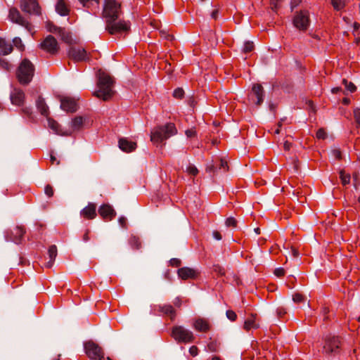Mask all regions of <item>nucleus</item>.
<instances>
[{"label":"nucleus","mask_w":360,"mask_h":360,"mask_svg":"<svg viewBox=\"0 0 360 360\" xmlns=\"http://www.w3.org/2000/svg\"><path fill=\"white\" fill-rule=\"evenodd\" d=\"M98 89L94 93V95L98 98L107 101L114 94L112 89L113 79L109 75L101 70L98 71Z\"/></svg>","instance_id":"obj_2"},{"label":"nucleus","mask_w":360,"mask_h":360,"mask_svg":"<svg viewBox=\"0 0 360 360\" xmlns=\"http://www.w3.org/2000/svg\"><path fill=\"white\" fill-rule=\"evenodd\" d=\"M286 314V311L283 307H278L276 309V314L279 318H281Z\"/></svg>","instance_id":"obj_52"},{"label":"nucleus","mask_w":360,"mask_h":360,"mask_svg":"<svg viewBox=\"0 0 360 360\" xmlns=\"http://www.w3.org/2000/svg\"><path fill=\"white\" fill-rule=\"evenodd\" d=\"M68 56L75 62L85 61L89 59L86 50L79 46H71L68 51Z\"/></svg>","instance_id":"obj_8"},{"label":"nucleus","mask_w":360,"mask_h":360,"mask_svg":"<svg viewBox=\"0 0 360 360\" xmlns=\"http://www.w3.org/2000/svg\"><path fill=\"white\" fill-rule=\"evenodd\" d=\"M13 51V46L10 42L0 37V54L8 55Z\"/></svg>","instance_id":"obj_27"},{"label":"nucleus","mask_w":360,"mask_h":360,"mask_svg":"<svg viewBox=\"0 0 360 360\" xmlns=\"http://www.w3.org/2000/svg\"><path fill=\"white\" fill-rule=\"evenodd\" d=\"M34 68L32 63L27 59H24L20 64L18 71L17 77L22 84H27L30 83L34 76Z\"/></svg>","instance_id":"obj_4"},{"label":"nucleus","mask_w":360,"mask_h":360,"mask_svg":"<svg viewBox=\"0 0 360 360\" xmlns=\"http://www.w3.org/2000/svg\"><path fill=\"white\" fill-rule=\"evenodd\" d=\"M354 117L356 122L360 124V108H356L354 110Z\"/></svg>","instance_id":"obj_51"},{"label":"nucleus","mask_w":360,"mask_h":360,"mask_svg":"<svg viewBox=\"0 0 360 360\" xmlns=\"http://www.w3.org/2000/svg\"><path fill=\"white\" fill-rule=\"evenodd\" d=\"M185 134H186L187 137L191 138V137L195 136L196 131H195V129L194 128H191V129H187L185 131Z\"/></svg>","instance_id":"obj_46"},{"label":"nucleus","mask_w":360,"mask_h":360,"mask_svg":"<svg viewBox=\"0 0 360 360\" xmlns=\"http://www.w3.org/2000/svg\"><path fill=\"white\" fill-rule=\"evenodd\" d=\"M56 11L62 16L69 15L70 6L65 0H58L56 4Z\"/></svg>","instance_id":"obj_23"},{"label":"nucleus","mask_w":360,"mask_h":360,"mask_svg":"<svg viewBox=\"0 0 360 360\" xmlns=\"http://www.w3.org/2000/svg\"><path fill=\"white\" fill-rule=\"evenodd\" d=\"M259 328V321L256 314H251L244 322L243 328L245 330L257 329Z\"/></svg>","instance_id":"obj_19"},{"label":"nucleus","mask_w":360,"mask_h":360,"mask_svg":"<svg viewBox=\"0 0 360 360\" xmlns=\"http://www.w3.org/2000/svg\"><path fill=\"white\" fill-rule=\"evenodd\" d=\"M340 347V341L338 337L328 336L325 340L323 351L326 354H335Z\"/></svg>","instance_id":"obj_10"},{"label":"nucleus","mask_w":360,"mask_h":360,"mask_svg":"<svg viewBox=\"0 0 360 360\" xmlns=\"http://www.w3.org/2000/svg\"><path fill=\"white\" fill-rule=\"evenodd\" d=\"M96 205L94 203H89L80 212L82 217L87 219H94L96 216Z\"/></svg>","instance_id":"obj_22"},{"label":"nucleus","mask_w":360,"mask_h":360,"mask_svg":"<svg viewBox=\"0 0 360 360\" xmlns=\"http://www.w3.org/2000/svg\"><path fill=\"white\" fill-rule=\"evenodd\" d=\"M129 244L134 249H139L141 247V241L139 238L136 236H131L129 238Z\"/></svg>","instance_id":"obj_33"},{"label":"nucleus","mask_w":360,"mask_h":360,"mask_svg":"<svg viewBox=\"0 0 360 360\" xmlns=\"http://www.w3.org/2000/svg\"><path fill=\"white\" fill-rule=\"evenodd\" d=\"M226 226L228 227H236L237 225V221L233 217H229L226 220Z\"/></svg>","instance_id":"obj_40"},{"label":"nucleus","mask_w":360,"mask_h":360,"mask_svg":"<svg viewBox=\"0 0 360 360\" xmlns=\"http://www.w3.org/2000/svg\"><path fill=\"white\" fill-rule=\"evenodd\" d=\"M295 27L300 30H306L309 25V15L306 11H301L295 14L293 18Z\"/></svg>","instance_id":"obj_7"},{"label":"nucleus","mask_w":360,"mask_h":360,"mask_svg":"<svg viewBox=\"0 0 360 360\" xmlns=\"http://www.w3.org/2000/svg\"><path fill=\"white\" fill-rule=\"evenodd\" d=\"M60 108L67 112H75L77 110V102L71 98H63L60 101Z\"/></svg>","instance_id":"obj_20"},{"label":"nucleus","mask_w":360,"mask_h":360,"mask_svg":"<svg viewBox=\"0 0 360 360\" xmlns=\"http://www.w3.org/2000/svg\"><path fill=\"white\" fill-rule=\"evenodd\" d=\"M44 191L46 195H48L49 197H51L53 195V189L52 186H51L50 185H47L45 187Z\"/></svg>","instance_id":"obj_48"},{"label":"nucleus","mask_w":360,"mask_h":360,"mask_svg":"<svg viewBox=\"0 0 360 360\" xmlns=\"http://www.w3.org/2000/svg\"><path fill=\"white\" fill-rule=\"evenodd\" d=\"M280 0H271V4L273 9L277 8V4Z\"/></svg>","instance_id":"obj_57"},{"label":"nucleus","mask_w":360,"mask_h":360,"mask_svg":"<svg viewBox=\"0 0 360 360\" xmlns=\"http://www.w3.org/2000/svg\"><path fill=\"white\" fill-rule=\"evenodd\" d=\"M226 317L231 321H234L237 318L236 314L232 310L226 311Z\"/></svg>","instance_id":"obj_43"},{"label":"nucleus","mask_w":360,"mask_h":360,"mask_svg":"<svg viewBox=\"0 0 360 360\" xmlns=\"http://www.w3.org/2000/svg\"><path fill=\"white\" fill-rule=\"evenodd\" d=\"M184 90L181 88L176 89L173 92V96L176 98H181L184 96Z\"/></svg>","instance_id":"obj_42"},{"label":"nucleus","mask_w":360,"mask_h":360,"mask_svg":"<svg viewBox=\"0 0 360 360\" xmlns=\"http://www.w3.org/2000/svg\"><path fill=\"white\" fill-rule=\"evenodd\" d=\"M253 49H254L253 42H252V41H246L244 44V46H243V51L244 53H249V52L252 51L253 50Z\"/></svg>","instance_id":"obj_38"},{"label":"nucleus","mask_w":360,"mask_h":360,"mask_svg":"<svg viewBox=\"0 0 360 360\" xmlns=\"http://www.w3.org/2000/svg\"><path fill=\"white\" fill-rule=\"evenodd\" d=\"M186 172L192 176H195L198 173V169L194 165H189L186 167Z\"/></svg>","instance_id":"obj_39"},{"label":"nucleus","mask_w":360,"mask_h":360,"mask_svg":"<svg viewBox=\"0 0 360 360\" xmlns=\"http://www.w3.org/2000/svg\"><path fill=\"white\" fill-rule=\"evenodd\" d=\"M292 300L295 303H300L304 302L305 300V298L300 293H296L293 295Z\"/></svg>","instance_id":"obj_41"},{"label":"nucleus","mask_w":360,"mask_h":360,"mask_svg":"<svg viewBox=\"0 0 360 360\" xmlns=\"http://www.w3.org/2000/svg\"><path fill=\"white\" fill-rule=\"evenodd\" d=\"M36 105H37L38 110L40 112V113L42 115H44L45 117H48L49 108H48L47 105L46 104L44 100L42 98H39L37 100Z\"/></svg>","instance_id":"obj_28"},{"label":"nucleus","mask_w":360,"mask_h":360,"mask_svg":"<svg viewBox=\"0 0 360 360\" xmlns=\"http://www.w3.org/2000/svg\"><path fill=\"white\" fill-rule=\"evenodd\" d=\"M14 46L20 51H22L25 49V46L22 42V40L19 37H15L13 40Z\"/></svg>","instance_id":"obj_35"},{"label":"nucleus","mask_w":360,"mask_h":360,"mask_svg":"<svg viewBox=\"0 0 360 360\" xmlns=\"http://www.w3.org/2000/svg\"><path fill=\"white\" fill-rule=\"evenodd\" d=\"M249 101L257 105H259L264 100V91L261 84H256L252 86V91L248 96Z\"/></svg>","instance_id":"obj_12"},{"label":"nucleus","mask_w":360,"mask_h":360,"mask_svg":"<svg viewBox=\"0 0 360 360\" xmlns=\"http://www.w3.org/2000/svg\"><path fill=\"white\" fill-rule=\"evenodd\" d=\"M49 257L50 260L46 263V266L50 268L52 266L53 262L57 256V248L55 245H51L49 248Z\"/></svg>","instance_id":"obj_29"},{"label":"nucleus","mask_w":360,"mask_h":360,"mask_svg":"<svg viewBox=\"0 0 360 360\" xmlns=\"http://www.w3.org/2000/svg\"><path fill=\"white\" fill-rule=\"evenodd\" d=\"M46 28L51 32L58 33L61 37L63 41L65 43L71 44L72 42V39L69 32L65 31L64 29L61 27H58L53 25L51 22H48L46 24Z\"/></svg>","instance_id":"obj_14"},{"label":"nucleus","mask_w":360,"mask_h":360,"mask_svg":"<svg viewBox=\"0 0 360 360\" xmlns=\"http://www.w3.org/2000/svg\"><path fill=\"white\" fill-rule=\"evenodd\" d=\"M8 16L12 22L25 27V29H27L29 32L32 30V25L23 17H22L20 12L16 8H11L9 11Z\"/></svg>","instance_id":"obj_9"},{"label":"nucleus","mask_w":360,"mask_h":360,"mask_svg":"<svg viewBox=\"0 0 360 360\" xmlns=\"http://www.w3.org/2000/svg\"><path fill=\"white\" fill-rule=\"evenodd\" d=\"M86 120L85 117L81 116L75 117L70 122V129L67 131L70 132L71 135L72 133L81 130L86 124Z\"/></svg>","instance_id":"obj_18"},{"label":"nucleus","mask_w":360,"mask_h":360,"mask_svg":"<svg viewBox=\"0 0 360 360\" xmlns=\"http://www.w3.org/2000/svg\"><path fill=\"white\" fill-rule=\"evenodd\" d=\"M86 354L91 360H111L110 358H105L103 349L97 344L89 341L85 343Z\"/></svg>","instance_id":"obj_5"},{"label":"nucleus","mask_w":360,"mask_h":360,"mask_svg":"<svg viewBox=\"0 0 360 360\" xmlns=\"http://www.w3.org/2000/svg\"><path fill=\"white\" fill-rule=\"evenodd\" d=\"M160 311H162L163 314L168 315L170 316L171 319H174L176 314L175 311L172 306L169 304H165L162 306H159Z\"/></svg>","instance_id":"obj_30"},{"label":"nucleus","mask_w":360,"mask_h":360,"mask_svg":"<svg viewBox=\"0 0 360 360\" xmlns=\"http://www.w3.org/2000/svg\"><path fill=\"white\" fill-rule=\"evenodd\" d=\"M98 213L101 217L105 220H112L116 214L113 208L110 205L106 204L100 207L98 209Z\"/></svg>","instance_id":"obj_17"},{"label":"nucleus","mask_w":360,"mask_h":360,"mask_svg":"<svg viewBox=\"0 0 360 360\" xmlns=\"http://www.w3.org/2000/svg\"><path fill=\"white\" fill-rule=\"evenodd\" d=\"M1 65L3 68H6V69H7V70L9 68V65H8V63L7 62L2 61V62L1 63Z\"/></svg>","instance_id":"obj_61"},{"label":"nucleus","mask_w":360,"mask_h":360,"mask_svg":"<svg viewBox=\"0 0 360 360\" xmlns=\"http://www.w3.org/2000/svg\"><path fill=\"white\" fill-rule=\"evenodd\" d=\"M284 148L285 150H289L290 148V143L288 141L284 143Z\"/></svg>","instance_id":"obj_63"},{"label":"nucleus","mask_w":360,"mask_h":360,"mask_svg":"<svg viewBox=\"0 0 360 360\" xmlns=\"http://www.w3.org/2000/svg\"><path fill=\"white\" fill-rule=\"evenodd\" d=\"M25 234V231L22 227L16 226L11 231V234L6 236L8 241H12L15 244H19L22 241V238Z\"/></svg>","instance_id":"obj_16"},{"label":"nucleus","mask_w":360,"mask_h":360,"mask_svg":"<svg viewBox=\"0 0 360 360\" xmlns=\"http://www.w3.org/2000/svg\"><path fill=\"white\" fill-rule=\"evenodd\" d=\"M20 8L22 11L30 14H41V8L39 6L37 0H21Z\"/></svg>","instance_id":"obj_11"},{"label":"nucleus","mask_w":360,"mask_h":360,"mask_svg":"<svg viewBox=\"0 0 360 360\" xmlns=\"http://www.w3.org/2000/svg\"><path fill=\"white\" fill-rule=\"evenodd\" d=\"M51 161L52 164H53L55 162H56V165L59 164V162L57 161L56 157L53 156V155H51Z\"/></svg>","instance_id":"obj_62"},{"label":"nucleus","mask_w":360,"mask_h":360,"mask_svg":"<svg viewBox=\"0 0 360 360\" xmlns=\"http://www.w3.org/2000/svg\"><path fill=\"white\" fill-rule=\"evenodd\" d=\"M219 165H212L211 167H208L211 171H214L215 169L222 170L223 172H226L228 170V164L227 162L223 159H220L219 160Z\"/></svg>","instance_id":"obj_32"},{"label":"nucleus","mask_w":360,"mask_h":360,"mask_svg":"<svg viewBox=\"0 0 360 360\" xmlns=\"http://www.w3.org/2000/svg\"><path fill=\"white\" fill-rule=\"evenodd\" d=\"M342 82L347 91H349L351 93L355 91L356 86L352 82H349L346 79H343Z\"/></svg>","instance_id":"obj_37"},{"label":"nucleus","mask_w":360,"mask_h":360,"mask_svg":"<svg viewBox=\"0 0 360 360\" xmlns=\"http://www.w3.org/2000/svg\"><path fill=\"white\" fill-rule=\"evenodd\" d=\"M25 114L30 115L31 114V109L30 108H25L22 109Z\"/></svg>","instance_id":"obj_59"},{"label":"nucleus","mask_w":360,"mask_h":360,"mask_svg":"<svg viewBox=\"0 0 360 360\" xmlns=\"http://www.w3.org/2000/svg\"><path fill=\"white\" fill-rule=\"evenodd\" d=\"M316 137L319 139H324L326 137V133L323 129H320L316 132Z\"/></svg>","instance_id":"obj_47"},{"label":"nucleus","mask_w":360,"mask_h":360,"mask_svg":"<svg viewBox=\"0 0 360 360\" xmlns=\"http://www.w3.org/2000/svg\"><path fill=\"white\" fill-rule=\"evenodd\" d=\"M331 4L337 11L342 10L345 6V0H331Z\"/></svg>","instance_id":"obj_34"},{"label":"nucleus","mask_w":360,"mask_h":360,"mask_svg":"<svg viewBox=\"0 0 360 360\" xmlns=\"http://www.w3.org/2000/svg\"><path fill=\"white\" fill-rule=\"evenodd\" d=\"M189 353L191 356H195L198 354V349L196 346H192L189 349Z\"/></svg>","instance_id":"obj_50"},{"label":"nucleus","mask_w":360,"mask_h":360,"mask_svg":"<svg viewBox=\"0 0 360 360\" xmlns=\"http://www.w3.org/2000/svg\"><path fill=\"white\" fill-rule=\"evenodd\" d=\"M41 48L51 54H56L59 46L56 39L51 35L46 37L40 44Z\"/></svg>","instance_id":"obj_13"},{"label":"nucleus","mask_w":360,"mask_h":360,"mask_svg":"<svg viewBox=\"0 0 360 360\" xmlns=\"http://www.w3.org/2000/svg\"><path fill=\"white\" fill-rule=\"evenodd\" d=\"M213 271L218 275L222 276L224 274V269L219 265H214Z\"/></svg>","instance_id":"obj_44"},{"label":"nucleus","mask_w":360,"mask_h":360,"mask_svg":"<svg viewBox=\"0 0 360 360\" xmlns=\"http://www.w3.org/2000/svg\"><path fill=\"white\" fill-rule=\"evenodd\" d=\"M291 252H292V255L294 257H297L299 255V252L295 248H292Z\"/></svg>","instance_id":"obj_58"},{"label":"nucleus","mask_w":360,"mask_h":360,"mask_svg":"<svg viewBox=\"0 0 360 360\" xmlns=\"http://www.w3.org/2000/svg\"><path fill=\"white\" fill-rule=\"evenodd\" d=\"M356 208L360 210V196L358 198V201H357V203H356Z\"/></svg>","instance_id":"obj_64"},{"label":"nucleus","mask_w":360,"mask_h":360,"mask_svg":"<svg viewBox=\"0 0 360 360\" xmlns=\"http://www.w3.org/2000/svg\"><path fill=\"white\" fill-rule=\"evenodd\" d=\"M118 222H119V224L120 225V226H122V228H126L127 227V219L126 217L122 216L120 217L119 219H118Z\"/></svg>","instance_id":"obj_49"},{"label":"nucleus","mask_w":360,"mask_h":360,"mask_svg":"<svg viewBox=\"0 0 360 360\" xmlns=\"http://www.w3.org/2000/svg\"><path fill=\"white\" fill-rule=\"evenodd\" d=\"M193 326L195 330L203 333L207 332L210 328L209 321L203 318L196 319Z\"/></svg>","instance_id":"obj_21"},{"label":"nucleus","mask_w":360,"mask_h":360,"mask_svg":"<svg viewBox=\"0 0 360 360\" xmlns=\"http://www.w3.org/2000/svg\"><path fill=\"white\" fill-rule=\"evenodd\" d=\"M177 129L173 123L155 127L150 132V141L156 145L162 143L169 137L174 136Z\"/></svg>","instance_id":"obj_3"},{"label":"nucleus","mask_w":360,"mask_h":360,"mask_svg":"<svg viewBox=\"0 0 360 360\" xmlns=\"http://www.w3.org/2000/svg\"><path fill=\"white\" fill-rule=\"evenodd\" d=\"M119 148L124 152L129 153L136 149V143L125 138H122L119 140Z\"/></svg>","instance_id":"obj_26"},{"label":"nucleus","mask_w":360,"mask_h":360,"mask_svg":"<svg viewBox=\"0 0 360 360\" xmlns=\"http://www.w3.org/2000/svg\"><path fill=\"white\" fill-rule=\"evenodd\" d=\"M174 304L175 306H176L177 307H180L181 304V300L179 297H176L174 301Z\"/></svg>","instance_id":"obj_56"},{"label":"nucleus","mask_w":360,"mask_h":360,"mask_svg":"<svg viewBox=\"0 0 360 360\" xmlns=\"http://www.w3.org/2000/svg\"><path fill=\"white\" fill-rule=\"evenodd\" d=\"M47 120L49 127L51 129L55 134L60 136H70V132H68L67 130L63 131L56 121L49 117Z\"/></svg>","instance_id":"obj_24"},{"label":"nucleus","mask_w":360,"mask_h":360,"mask_svg":"<svg viewBox=\"0 0 360 360\" xmlns=\"http://www.w3.org/2000/svg\"><path fill=\"white\" fill-rule=\"evenodd\" d=\"M172 336L179 342H191L194 340L193 333L181 326L173 327Z\"/></svg>","instance_id":"obj_6"},{"label":"nucleus","mask_w":360,"mask_h":360,"mask_svg":"<svg viewBox=\"0 0 360 360\" xmlns=\"http://www.w3.org/2000/svg\"><path fill=\"white\" fill-rule=\"evenodd\" d=\"M211 16H212V18L217 19V18L218 16V11L217 10L213 11L212 14H211Z\"/></svg>","instance_id":"obj_60"},{"label":"nucleus","mask_w":360,"mask_h":360,"mask_svg":"<svg viewBox=\"0 0 360 360\" xmlns=\"http://www.w3.org/2000/svg\"><path fill=\"white\" fill-rule=\"evenodd\" d=\"M11 103L16 106H22L25 101V95L22 90L14 89L10 94Z\"/></svg>","instance_id":"obj_15"},{"label":"nucleus","mask_w":360,"mask_h":360,"mask_svg":"<svg viewBox=\"0 0 360 360\" xmlns=\"http://www.w3.org/2000/svg\"><path fill=\"white\" fill-rule=\"evenodd\" d=\"M284 274H285V271L283 268H278V269H276L274 271V274L278 277L283 276L284 275Z\"/></svg>","instance_id":"obj_53"},{"label":"nucleus","mask_w":360,"mask_h":360,"mask_svg":"<svg viewBox=\"0 0 360 360\" xmlns=\"http://www.w3.org/2000/svg\"><path fill=\"white\" fill-rule=\"evenodd\" d=\"M178 275L181 278L186 280L195 278L198 275V272L193 269L183 267L178 270Z\"/></svg>","instance_id":"obj_25"},{"label":"nucleus","mask_w":360,"mask_h":360,"mask_svg":"<svg viewBox=\"0 0 360 360\" xmlns=\"http://www.w3.org/2000/svg\"><path fill=\"white\" fill-rule=\"evenodd\" d=\"M170 264L172 266H179L181 264V261L179 259H172L170 260Z\"/></svg>","instance_id":"obj_54"},{"label":"nucleus","mask_w":360,"mask_h":360,"mask_svg":"<svg viewBox=\"0 0 360 360\" xmlns=\"http://www.w3.org/2000/svg\"><path fill=\"white\" fill-rule=\"evenodd\" d=\"M340 177L341 179L342 183L343 185H346L349 184L350 182V175L345 174L343 171H341L340 173Z\"/></svg>","instance_id":"obj_36"},{"label":"nucleus","mask_w":360,"mask_h":360,"mask_svg":"<svg viewBox=\"0 0 360 360\" xmlns=\"http://www.w3.org/2000/svg\"><path fill=\"white\" fill-rule=\"evenodd\" d=\"M331 154L334 158L338 159V160L341 159L342 154H341V151L339 149H338V148L333 149L331 151Z\"/></svg>","instance_id":"obj_45"},{"label":"nucleus","mask_w":360,"mask_h":360,"mask_svg":"<svg viewBox=\"0 0 360 360\" xmlns=\"http://www.w3.org/2000/svg\"><path fill=\"white\" fill-rule=\"evenodd\" d=\"M84 7L98 8L99 0H79Z\"/></svg>","instance_id":"obj_31"},{"label":"nucleus","mask_w":360,"mask_h":360,"mask_svg":"<svg viewBox=\"0 0 360 360\" xmlns=\"http://www.w3.org/2000/svg\"><path fill=\"white\" fill-rule=\"evenodd\" d=\"M212 236L214 237V239L217 240H220L221 239V233L217 231H213L212 233Z\"/></svg>","instance_id":"obj_55"},{"label":"nucleus","mask_w":360,"mask_h":360,"mask_svg":"<svg viewBox=\"0 0 360 360\" xmlns=\"http://www.w3.org/2000/svg\"><path fill=\"white\" fill-rule=\"evenodd\" d=\"M121 13L120 4L115 0H105L103 16L106 20V30L110 34H115L129 28V24L125 21L115 22Z\"/></svg>","instance_id":"obj_1"}]
</instances>
